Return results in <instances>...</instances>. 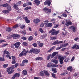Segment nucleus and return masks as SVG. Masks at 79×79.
I'll return each instance as SVG.
<instances>
[{"label":"nucleus","mask_w":79,"mask_h":79,"mask_svg":"<svg viewBox=\"0 0 79 79\" xmlns=\"http://www.w3.org/2000/svg\"><path fill=\"white\" fill-rule=\"evenodd\" d=\"M49 34H50V33H51V35H53L54 34L55 35H56L59 33V31H56V30L54 29H52L49 32Z\"/></svg>","instance_id":"obj_1"},{"label":"nucleus","mask_w":79,"mask_h":79,"mask_svg":"<svg viewBox=\"0 0 79 79\" xmlns=\"http://www.w3.org/2000/svg\"><path fill=\"white\" fill-rule=\"evenodd\" d=\"M40 52V50L36 49H31L29 51L30 53H35L36 54H37Z\"/></svg>","instance_id":"obj_2"},{"label":"nucleus","mask_w":79,"mask_h":79,"mask_svg":"<svg viewBox=\"0 0 79 79\" xmlns=\"http://www.w3.org/2000/svg\"><path fill=\"white\" fill-rule=\"evenodd\" d=\"M58 59L59 60V62L60 64H62L63 63V60H64V57L61 55H59L58 56Z\"/></svg>","instance_id":"obj_3"},{"label":"nucleus","mask_w":79,"mask_h":79,"mask_svg":"<svg viewBox=\"0 0 79 79\" xmlns=\"http://www.w3.org/2000/svg\"><path fill=\"white\" fill-rule=\"evenodd\" d=\"M44 11L46 12L47 14L49 15L50 13H51V9H48L47 8H45L43 9Z\"/></svg>","instance_id":"obj_4"},{"label":"nucleus","mask_w":79,"mask_h":79,"mask_svg":"<svg viewBox=\"0 0 79 79\" xmlns=\"http://www.w3.org/2000/svg\"><path fill=\"white\" fill-rule=\"evenodd\" d=\"M21 43L20 42H16L14 44V45L16 48H18V47L20 46Z\"/></svg>","instance_id":"obj_5"},{"label":"nucleus","mask_w":79,"mask_h":79,"mask_svg":"<svg viewBox=\"0 0 79 79\" xmlns=\"http://www.w3.org/2000/svg\"><path fill=\"white\" fill-rule=\"evenodd\" d=\"M51 1V0H47L44 2V5H47L48 6H50V4H51V2H50Z\"/></svg>","instance_id":"obj_6"},{"label":"nucleus","mask_w":79,"mask_h":79,"mask_svg":"<svg viewBox=\"0 0 79 79\" xmlns=\"http://www.w3.org/2000/svg\"><path fill=\"white\" fill-rule=\"evenodd\" d=\"M69 29H70L71 30H72V31L73 32H76V28L74 26H72L70 27H69Z\"/></svg>","instance_id":"obj_7"},{"label":"nucleus","mask_w":79,"mask_h":79,"mask_svg":"<svg viewBox=\"0 0 79 79\" xmlns=\"http://www.w3.org/2000/svg\"><path fill=\"white\" fill-rule=\"evenodd\" d=\"M19 76H20V74L19 73H15L13 76L12 79H15L16 77H19Z\"/></svg>","instance_id":"obj_8"},{"label":"nucleus","mask_w":79,"mask_h":79,"mask_svg":"<svg viewBox=\"0 0 79 79\" xmlns=\"http://www.w3.org/2000/svg\"><path fill=\"white\" fill-rule=\"evenodd\" d=\"M13 7L14 8H15V9H16V11L17 12H19V10L18 9V7L17 6H16V4H14Z\"/></svg>","instance_id":"obj_9"},{"label":"nucleus","mask_w":79,"mask_h":79,"mask_svg":"<svg viewBox=\"0 0 79 79\" xmlns=\"http://www.w3.org/2000/svg\"><path fill=\"white\" fill-rule=\"evenodd\" d=\"M40 21V20L38 18L35 19L33 20L34 23H38Z\"/></svg>","instance_id":"obj_10"},{"label":"nucleus","mask_w":79,"mask_h":79,"mask_svg":"<svg viewBox=\"0 0 79 79\" xmlns=\"http://www.w3.org/2000/svg\"><path fill=\"white\" fill-rule=\"evenodd\" d=\"M18 36H19L18 34H13L12 35L14 39H16V37H18Z\"/></svg>","instance_id":"obj_11"},{"label":"nucleus","mask_w":79,"mask_h":79,"mask_svg":"<svg viewBox=\"0 0 79 79\" xmlns=\"http://www.w3.org/2000/svg\"><path fill=\"white\" fill-rule=\"evenodd\" d=\"M22 52L23 53V55H26L27 53L28 52V51H26L25 49H23Z\"/></svg>","instance_id":"obj_12"},{"label":"nucleus","mask_w":79,"mask_h":79,"mask_svg":"<svg viewBox=\"0 0 79 79\" xmlns=\"http://www.w3.org/2000/svg\"><path fill=\"white\" fill-rule=\"evenodd\" d=\"M24 19L26 23H27V24H28L29 23H30V20L28 19V18H27V17H25L24 18Z\"/></svg>","instance_id":"obj_13"},{"label":"nucleus","mask_w":79,"mask_h":79,"mask_svg":"<svg viewBox=\"0 0 79 79\" xmlns=\"http://www.w3.org/2000/svg\"><path fill=\"white\" fill-rule=\"evenodd\" d=\"M72 24V22L71 21H69L65 23V25L68 27L69 25H71Z\"/></svg>","instance_id":"obj_14"},{"label":"nucleus","mask_w":79,"mask_h":79,"mask_svg":"<svg viewBox=\"0 0 79 79\" xmlns=\"http://www.w3.org/2000/svg\"><path fill=\"white\" fill-rule=\"evenodd\" d=\"M34 2L36 3L37 5H39L40 4V1H39V0H35Z\"/></svg>","instance_id":"obj_15"},{"label":"nucleus","mask_w":79,"mask_h":79,"mask_svg":"<svg viewBox=\"0 0 79 79\" xmlns=\"http://www.w3.org/2000/svg\"><path fill=\"white\" fill-rule=\"evenodd\" d=\"M52 23H49L48 24H46V27H50L52 26Z\"/></svg>","instance_id":"obj_16"},{"label":"nucleus","mask_w":79,"mask_h":79,"mask_svg":"<svg viewBox=\"0 0 79 79\" xmlns=\"http://www.w3.org/2000/svg\"><path fill=\"white\" fill-rule=\"evenodd\" d=\"M54 49V47H52L49 50H48V51L46 52V53H50L51 52H52L53 50Z\"/></svg>","instance_id":"obj_17"},{"label":"nucleus","mask_w":79,"mask_h":79,"mask_svg":"<svg viewBox=\"0 0 79 79\" xmlns=\"http://www.w3.org/2000/svg\"><path fill=\"white\" fill-rule=\"evenodd\" d=\"M22 74L25 76L27 75V71L26 70H23L22 71Z\"/></svg>","instance_id":"obj_18"},{"label":"nucleus","mask_w":79,"mask_h":79,"mask_svg":"<svg viewBox=\"0 0 79 79\" xmlns=\"http://www.w3.org/2000/svg\"><path fill=\"white\" fill-rule=\"evenodd\" d=\"M51 69L52 71L54 73H56L57 72V71H56V68L54 69L52 68Z\"/></svg>","instance_id":"obj_19"},{"label":"nucleus","mask_w":79,"mask_h":79,"mask_svg":"<svg viewBox=\"0 0 79 79\" xmlns=\"http://www.w3.org/2000/svg\"><path fill=\"white\" fill-rule=\"evenodd\" d=\"M21 33L22 34H23V35H25L26 34V30H24L23 31H21Z\"/></svg>","instance_id":"obj_20"},{"label":"nucleus","mask_w":79,"mask_h":79,"mask_svg":"<svg viewBox=\"0 0 79 79\" xmlns=\"http://www.w3.org/2000/svg\"><path fill=\"white\" fill-rule=\"evenodd\" d=\"M59 43V42H58V41L57 40L53 42L52 43V45H56V44H58Z\"/></svg>","instance_id":"obj_21"},{"label":"nucleus","mask_w":79,"mask_h":79,"mask_svg":"<svg viewBox=\"0 0 79 79\" xmlns=\"http://www.w3.org/2000/svg\"><path fill=\"white\" fill-rule=\"evenodd\" d=\"M3 7H7L8 6H9V4L8 3H6L2 5Z\"/></svg>","instance_id":"obj_22"},{"label":"nucleus","mask_w":79,"mask_h":79,"mask_svg":"<svg viewBox=\"0 0 79 79\" xmlns=\"http://www.w3.org/2000/svg\"><path fill=\"white\" fill-rule=\"evenodd\" d=\"M47 67H51L52 68H53L54 67L52 64H51L50 63H48L47 64Z\"/></svg>","instance_id":"obj_23"},{"label":"nucleus","mask_w":79,"mask_h":79,"mask_svg":"<svg viewBox=\"0 0 79 79\" xmlns=\"http://www.w3.org/2000/svg\"><path fill=\"white\" fill-rule=\"evenodd\" d=\"M40 76H43L45 74V71H41L40 72Z\"/></svg>","instance_id":"obj_24"},{"label":"nucleus","mask_w":79,"mask_h":79,"mask_svg":"<svg viewBox=\"0 0 79 79\" xmlns=\"http://www.w3.org/2000/svg\"><path fill=\"white\" fill-rule=\"evenodd\" d=\"M11 29L9 27H7L6 28V30L8 32H11Z\"/></svg>","instance_id":"obj_25"},{"label":"nucleus","mask_w":79,"mask_h":79,"mask_svg":"<svg viewBox=\"0 0 79 79\" xmlns=\"http://www.w3.org/2000/svg\"><path fill=\"white\" fill-rule=\"evenodd\" d=\"M36 60H42L43 58L41 57H38L36 58Z\"/></svg>","instance_id":"obj_26"},{"label":"nucleus","mask_w":79,"mask_h":79,"mask_svg":"<svg viewBox=\"0 0 79 79\" xmlns=\"http://www.w3.org/2000/svg\"><path fill=\"white\" fill-rule=\"evenodd\" d=\"M7 9L9 10L10 11H11V6H10V5L9 4V6H7Z\"/></svg>","instance_id":"obj_27"},{"label":"nucleus","mask_w":79,"mask_h":79,"mask_svg":"<svg viewBox=\"0 0 79 79\" xmlns=\"http://www.w3.org/2000/svg\"><path fill=\"white\" fill-rule=\"evenodd\" d=\"M31 7H27L25 8L24 10L26 11H27V10H31Z\"/></svg>","instance_id":"obj_28"},{"label":"nucleus","mask_w":79,"mask_h":79,"mask_svg":"<svg viewBox=\"0 0 79 79\" xmlns=\"http://www.w3.org/2000/svg\"><path fill=\"white\" fill-rule=\"evenodd\" d=\"M19 26L21 29H24V27H25V25H24L20 24Z\"/></svg>","instance_id":"obj_29"},{"label":"nucleus","mask_w":79,"mask_h":79,"mask_svg":"<svg viewBox=\"0 0 79 79\" xmlns=\"http://www.w3.org/2000/svg\"><path fill=\"white\" fill-rule=\"evenodd\" d=\"M4 54H6L7 55H10V53L7 51H4Z\"/></svg>","instance_id":"obj_30"},{"label":"nucleus","mask_w":79,"mask_h":79,"mask_svg":"<svg viewBox=\"0 0 79 79\" xmlns=\"http://www.w3.org/2000/svg\"><path fill=\"white\" fill-rule=\"evenodd\" d=\"M3 13H5V14H7V13H9L10 12L8 10H6L3 11Z\"/></svg>","instance_id":"obj_31"},{"label":"nucleus","mask_w":79,"mask_h":79,"mask_svg":"<svg viewBox=\"0 0 79 79\" xmlns=\"http://www.w3.org/2000/svg\"><path fill=\"white\" fill-rule=\"evenodd\" d=\"M18 27V24H16L13 27V29H16Z\"/></svg>","instance_id":"obj_32"},{"label":"nucleus","mask_w":79,"mask_h":79,"mask_svg":"<svg viewBox=\"0 0 79 79\" xmlns=\"http://www.w3.org/2000/svg\"><path fill=\"white\" fill-rule=\"evenodd\" d=\"M44 74H45L46 76H49L50 73H48L47 71H44Z\"/></svg>","instance_id":"obj_33"},{"label":"nucleus","mask_w":79,"mask_h":79,"mask_svg":"<svg viewBox=\"0 0 79 79\" xmlns=\"http://www.w3.org/2000/svg\"><path fill=\"white\" fill-rule=\"evenodd\" d=\"M24 63H28V60H24L23 62H22V63L23 64H24Z\"/></svg>","instance_id":"obj_34"},{"label":"nucleus","mask_w":79,"mask_h":79,"mask_svg":"<svg viewBox=\"0 0 79 79\" xmlns=\"http://www.w3.org/2000/svg\"><path fill=\"white\" fill-rule=\"evenodd\" d=\"M51 54H49V55L47 57V60H49L50 58V57H51Z\"/></svg>","instance_id":"obj_35"},{"label":"nucleus","mask_w":79,"mask_h":79,"mask_svg":"<svg viewBox=\"0 0 79 79\" xmlns=\"http://www.w3.org/2000/svg\"><path fill=\"white\" fill-rule=\"evenodd\" d=\"M72 68V67L71 66H69L67 68V70H70V71H72V70L71 69Z\"/></svg>","instance_id":"obj_36"},{"label":"nucleus","mask_w":79,"mask_h":79,"mask_svg":"<svg viewBox=\"0 0 79 79\" xmlns=\"http://www.w3.org/2000/svg\"><path fill=\"white\" fill-rule=\"evenodd\" d=\"M32 40H33V37H32V36H30L28 38V40L29 41H31Z\"/></svg>","instance_id":"obj_37"},{"label":"nucleus","mask_w":79,"mask_h":79,"mask_svg":"<svg viewBox=\"0 0 79 79\" xmlns=\"http://www.w3.org/2000/svg\"><path fill=\"white\" fill-rule=\"evenodd\" d=\"M21 3H22V2L21 1H19L17 3V5L18 6V5H20L21 4Z\"/></svg>","instance_id":"obj_38"},{"label":"nucleus","mask_w":79,"mask_h":79,"mask_svg":"<svg viewBox=\"0 0 79 79\" xmlns=\"http://www.w3.org/2000/svg\"><path fill=\"white\" fill-rule=\"evenodd\" d=\"M22 44L24 46H26L27 45V44L26 42H23Z\"/></svg>","instance_id":"obj_39"},{"label":"nucleus","mask_w":79,"mask_h":79,"mask_svg":"<svg viewBox=\"0 0 79 79\" xmlns=\"http://www.w3.org/2000/svg\"><path fill=\"white\" fill-rule=\"evenodd\" d=\"M32 45L34 47H37V44L35 43H34Z\"/></svg>","instance_id":"obj_40"},{"label":"nucleus","mask_w":79,"mask_h":79,"mask_svg":"<svg viewBox=\"0 0 79 79\" xmlns=\"http://www.w3.org/2000/svg\"><path fill=\"white\" fill-rule=\"evenodd\" d=\"M58 52H54L52 54L54 56H55V55H57V54H58Z\"/></svg>","instance_id":"obj_41"},{"label":"nucleus","mask_w":79,"mask_h":79,"mask_svg":"<svg viewBox=\"0 0 79 79\" xmlns=\"http://www.w3.org/2000/svg\"><path fill=\"white\" fill-rule=\"evenodd\" d=\"M27 4L28 5H32V3L29 2H27Z\"/></svg>","instance_id":"obj_42"},{"label":"nucleus","mask_w":79,"mask_h":79,"mask_svg":"<svg viewBox=\"0 0 79 79\" xmlns=\"http://www.w3.org/2000/svg\"><path fill=\"white\" fill-rule=\"evenodd\" d=\"M39 31L40 32H41V33H43V32H44V30H43L41 28H40L39 29Z\"/></svg>","instance_id":"obj_43"},{"label":"nucleus","mask_w":79,"mask_h":79,"mask_svg":"<svg viewBox=\"0 0 79 79\" xmlns=\"http://www.w3.org/2000/svg\"><path fill=\"white\" fill-rule=\"evenodd\" d=\"M0 61H5V59H4V58H2L1 57H0Z\"/></svg>","instance_id":"obj_44"},{"label":"nucleus","mask_w":79,"mask_h":79,"mask_svg":"<svg viewBox=\"0 0 79 79\" xmlns=\"http://www.w3.org/2000/svg\"><path fill=\"white\" fill-rule=\"evenodd\" d=\"M68 60H69V58H66V59H65L64 60V62H65V63H67V62H68Z\"/></svg>","instance_id":"obj_45"},{"label":"nucleus","mask_w":79,"mask_h":79,"mask_svg":"<svg viewBox=\"0 0 79 79\" xmlns=\"http://www.w3.org/2000/svg\"><path fill=\"white\" fill-rule=\"evenodd\" d=\"M68 45V43H67L66 44H64L63 46L64 47H67Z\"/></svg>","instance_id":"obj_46"},{"label":"nucleus","mask_w":79,"mask_h":79,"mask_svg":"<svg viewBox=\"0 0 79 79\" xmlns=\"http://www.w3.org/2000/svg\"><path fill=\"white\" fill-rule=\"evenodd\" d=\"M76 44H75L74 45H73V47H71V48L72 49H74V48H76Z\"/></svg>","instance_id":"obj_47"},{"label":"nucleus","mask_w":79,"mask_h":79,"mask_svg":"<svg viewBox=\"0 0 79 79\" xmlns=\"http://www.w3.org/2000/svg\"><path fill=\"white\" fill-rule=\"evenodd\" d=\"M13 71H14V70H12L8 72V74H11V73H12L13 72Z\"/></svg>","instance_id":"obj_48"},{"label":"nucleus","mask_w":79,"mask_h":79,"mask_svg":"<svg viewBox=\"0 0 79 79\" xmlns=\"http://www.w3.org/2000/svg\"><path fill=\"white\" fill-rule=\"evenodd\" d=\"M51 61L52 62H53V63H55V61H56V60L55 59H52V60H51Z\"/></svg>","instance_id":"obj_49"},{"label":"nucleus","mask_w":79,"mask_h":79,"mask_svg":"<svg viewBox=\"0 0 79 79\" xmlns=\"http://www.w3.org/2000/svg\"><path fill=\"white\" fill-rule=\"evenodd\" d=\"M43 45H44V44L40 43V44L39 45V47H42V46H43Z\"/></svg>","instance_id":"obj_50"},{"label":"nucleus","mask_w":79,"mask_h":79,"mask_svg":"<svg viewBox=\"0 0 79 79\" xmlns=\"http://www.w3.org/2000/svg\"><path fill=\"white\" fill-rule=\"evenodd\" d=\"M48 23V20H46L44 22V23L45 24H47Z\"/></svg>","instance_id":"obj_51"},{"label":"nucleus","mask_w":79,"mask_h":79,"mask_svg":"<svg viewBox=\"0 0 79 79\" xmlns=\"http://www.w3.org/2000/svg\"><path fill=\"white\" fill-rule=\"evenodd\" d=\"M12 58L13 60H16V58L13 56H12Z\"/></svg>","instance_id":"obj_52"},{"label":"nucleus","mask_w":79,"mask_h":79,"mask_svg":"<svg viewBox=\"0 0 79 79\" xmlns=\"http://www.w3.org/2000/svg\"><path fill=\"white\" fill-rule=\"evenodd\" d=\"M61 16H63V17H67V15L66 14H62Z\"/></svg>","instance_id":"obj_53"},{"label":"nucleus","mask_w":79,"mask_h":79,"mask_svg":"<svg viewBox=\"0 0 79 79\" xmlns=\"http://www.w3.org/2000/svg\"><path fill=\"white\" fill-rule=\"evenodd\" d=\"M54 63L56 64H57L58 63V60H56V61Z\"/></svg>","instance_id":"obj_54"},{"label":"nucleus","mask_w":79,"mask_h":79,"mask_svg":"<svg viewBox=\"0 0 79 79\" xmlns=\"http://www.w3.org/2000/svg\"><path fill=\"white\" fill-rule=\"evenodd\" d=\"M23 55H24V53L22 52L19 54V56L21 57V56H22Z\"/></svg>","instance_id":"obj_55"},{"label":"nucleus","mask_w":79,"mask_h":79,"mask_svg":"<svg viewBox=\"0 0 79 79\" xmlns=\"http://www.w3.org/2000/svg\"><path fill=\"white\" fill-rule=\"evenodd\" d=\"M16 63V61L15 60H13V61L12 62V64H15Z\"/></svg>","instance_id":"obj_56"},{"label":"nucleus","mask_w":79,"mask_h":79,"mask_svg":"<svg viewBox=\"0 0 79 79\" xmlns=\"http://www.w3.org/2000/svg\"><path fill=\"white\" fill-rule=\"evenodd\" d=\"M2 42H5V41L3 40H0V43H2Z\"/></svg>","instance_id":"obj_57"},{"label":"nucleus","mask_w":79,"mask_h":79,"mask_svg":"<svg viewBox=\"0 0 79 79\" xmlns=\"http://www.w3.org/2000/svg\"><path fill=\"white\" fill-rule=\"evenodd\" d=\"M51 58H53L55 57V56L53 54H52V55H51Z\"/></svg>","instance_id":"obj_58"},{"label":"nucleus","mask_w":79,"mask_h":79,"mask_svg":"<svg viewBox=\"0 0 79 79\" xmlns=\"http://www.w3.org/2000/svg\"><path fill=\"white\" fill-rule=\"evenodd\" d=\"M74 57H73L71 60V61H74Z\"/></svg>","instance_id":"obj_59"},{"label":"nucleus","mask_w":79,"mask_h":79,"mask_svg":"<svg viewBox=\"0 0 79 79\" xmlns=\"http://www.w3.org/2000/svg\"><path fill=\"white\" fill-rule=\"evenodd\" d=\"M75 48L76 49H79V46L76 45V48Z\"/></svg>","instance_id":"obj_60"},{"label":"nucleus","mask_w":79,"mask_h":79,"mask_svg":"<svg viewBox=\"0 0 79 79\" xmlns=\"http://www.w3.org/2000/svg\"><path fill=\"white\" fill-rule=\"evenodd\" d=\"M10 68H11V69H14L15 68V65H12L10 67Z\"/></svg>","instance_id":"obj_61"},{"label":"nucleus","mask_w":79,"mask_h":79,"mask_svg":"<svg viewBox=\"0 0 79 79\" xmlns=\"http://www.w3.org/2000/svg\"><path fill=\"white\" fill-rule=\"evenodd\" d=\"M27 6V5H26V4H24L23 5V7H26V6Z\"/></svg>","instance_id":"obj_62"},{"label":"nucleus","mask_w":79,"mask_h":79,"mask_svg":"<svg viewBox=\"0 0 79 79\" xmlns=\"http://www.w3.org/2000/svg\"><path fill=\"white\" fill-rule=\"evenodd\" d=\"M18 66V63H17L15 64V68H16Z\"/></svg>","instance_id":"obj_63"},{"label":"nucleus","mask_w":79,"mask_h":79,"mask_svg":"<svg viewBox=\"0 0 79 79\" xmlns=\"http://www.w3.org/2000/svg\"><path fill=\"white\" fill-rule=\"evenodd\" d=\"M52 75L54 78H55V74L54 73L52 74Z\"/></svg>","instance_id":"obj_64"}]
</instances>
